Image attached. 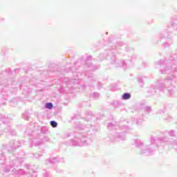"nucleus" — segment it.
<instances>
[{"label":"nucleus","instance_id":"7ed1b4c3","mask_svg":"<svg viewBox=\"0 0 177 177\" xmlns=\"http://www.w3.org/2000/svg\"><path fill=\"white\" fill-rule=\"evenodd\" d=\"M69 146H88L86 138L84 137L82 133H75L73 140H71L68 143Z\"/></svg>","mask_w":177,"mask_h":177},{"label":"nucleus","instance_id":"58836bf2","mask_svg":"<svg viewBox=\"0 0 177 177\" xmlns=\"http://www.w3.org/2000/svg\"><path fill=\"white\" fill-rule=\"evenodd\" d=\"M26 175H30V174H26Z\"/></svg>","mask_w":177,"mask_h":177},{"label":"nucleus","instance_id":"aec40b11","mask_svg":"<svg viewBox=\"0 0 177 177\" xmlns=\"http://www.w3.org/2000/svg\"><path fill=\"white\" fill-rule=\"evenodd\" d=\"M88 67L90 68V70H91V71H94V70H96V68H96V66H95L92 64H91Z\"/></svg>","mask_w":177,"mask_h":177},{"label":"nucleus","instance_id":"473e14b6","mask_svg":"<svg viewBox=\"0 0 177 177\" xmlns=\"http://www.w3.org/2000/svg\"><path fill=\"white\" fill-rule=\"evenodd\" d=\"M175 57H173V59H176L177 57V54L176 55H174Z\"/></svg>","mask_w":177,"mask_h":177},{"label":"nucleus","instance_id":"72a5a7b5","mask_svg":"<svg viewBox=\"0 0 177 177\" xmlns=\"http://www.w3.org/2000/svg\"><path fill=\"white\" fill-rule=\"evenodd\" d=\"M174 143L175 145H176V141H174Z\"/></svg>","mask_w":177,"mask_h":177},{"label":"nucleus","instance_id":"5701e85b","mask_svg":"<svg viewBox=\"0 0 177 177\" xmlns=\"http://www.w3.org/2000/svg\"><path fill=\"white\" fill-rule=\"evenodd\" d=\"M164 113H165V109H160L158 111V114H164Z\"/></svg>","mask_w":177,"mask_h":177},{"label":"nucleus","instance_id":"f704fd0d","mask_svg":"<svg viewBox=\"0 0 177 177\" xmlns=\"http://www.w3.org/2000/svg\"><path fill=\"white\" fill-rule=\"evenodd\" d=\"M91 59V57H88V60H89Z\"/></svg>","mask_w":177,"mask_h":177},{"label":"nucleus","instance_id":"2eb2a0df","mask_svg":"<svg viewBox=\"0 0 177 177\" xmlns=\"http://www.w3.org/2000/svg\"><path fill=\"white\" fill-rule=\"evenodd\" d=\"M5 132H10L12 135H16V131H15V130H10V127H8V129L5 130Z\"/></svg>","mask_w":177,"mask_h":177},{"label":"nucleus","instance_id":"f3484780","mask_svg":"<svg viewBox=\"0 0 177 177\" xmlns=\"http://www.w3.org/2000/svg\"><path fill=\"white\" fill-rule=\"evenodd\" d=\"M120 129H122V131H123L124 132H127V131H128L129 129V127H128V126H121Z\"/></svg>","mask_w":177,"mask_h":177},{"label":"nucleus","instance_id":"e433bc0d","mask_svg":"<svg viewBox=\"0 0 177 177\" xmlns=\"http://www.w3.org/2000/svg\"><path fill=\"white\" fill-rule=\"evenodd\" d=\"M68 136H70V134H68L67 137L68 138Z\"/></svg>","mask_w":177,"mask_h":177},{"label":"nucleus","instance_id":"dca6fc26","mask_svg":"<svg viewBox=\"0 0 177 177\" xmlns=\"http://www.w3.org/2000/svg\"><path fill=\"white\" fill-rule=\"evenodd\" d=\"M114 127H116V125L114 124L113 122H110L107 125V127L109 128V129H112L113 128H114Z\"/></svg>","mask_w":177,"mask_h":177},{"label":"nucleus","instance_id":"7c9ffc66","mask_svg":"<svg viewBox=\"0 0 177 177\" xmlns=\"http://www.w3.org/2000/svg\"><path fill=\"white\" fill-rule=\"evenodd\" d=\"M161 63H162V60H160V61H158V64H161Z\"/></svg>","mask_w":177,"mask_h":177},{"label":"nucleus","instance_id":"423d86ee","mask_svg":"<svg viewBox=\"0 0 177 177\" xmlns=\"http://www.w3.org/2000/svg\"><path fill=\"white\" fill-rule=\"evenodd\" d=\"M163 64L161 66L162 68L160 69V72L162 74H171L172 71H175V68H171V64L167 62L163 61Z\"/></svg>","mask_w":177,"mask_h":177},{"label":"nucleus","instance_id":"c756f323","mask_svg":"<svg viewBox=\"0 0 177 177\" xmlns=\"http://www.w3.org/2000/svg\"><path fill=\"white\" fill-rule=\"evenodd\" d=\"M11 147H12V149H17V147H16V145H15V144H14V145L12 146Z\"/></svg>","mask_w":177,"mask_h":177},{"label":"nucleus","instance_id":"9d476101","mask_svg":"<svg viewBox=\"0 0 177 177\" xmlns=\"http://www.w3.org/2000/svg\"><path fill=\"white\" fill-rule=\"evenodd\" d=\"M115 138L118 139V140H125V133H118L115 136Z\"/></svg>","mask_w":177,"mask_h":177},{"label":"nucleus","instance_id":"cd10ccee","mask_svg":"<svg viewBox=\"0 0 177 177\" xmlns=\"http://www.w3.org/2000/svg\"><path fill=\"white\" fill-rule=\"evenodd\" d=\"M44 177H50V175L48 173H46L45 175H44Z\"/></svg>","mask_w":177,"mask_h":177},{"label":"nucleus","instance_id":"f8f14e48","mask_svg":"<svg viewBox=\"0 0 177 177\" xmlns=\"http://www.w3.org/2000/svg\"><path fill=\"white\" fill-rule=\"evenodd\" d=\"M174 86H171V87H169L168 86L167 87V91L169 92V96H174V95L175 94V91H174Z\"/></svg>","mask_w":177,"mask_h":177},{"label":"nucleus","instance_id":"c85d7f7f","mask_svg":"<svg viewBox=\"0 0 177 177\" xmlns=\"http://www.w3.org/2000/svg\"><path fill=\"white\" fill-rule=\"evenodd\" d=\"M5 20V18L0 17V21H3Z\"/></svg>","mask_w":177,"mask_h":177},{"label":"nucleus","instance_id":"c9c22d12","mask_svg":"<svg viewBox=\"0 0 177 177\" xmlns=\"http://www.w3.org/2000/svg\"><path fill=\"white\" fill-rule=\"evenodd\" d=\"M137 124H139V121H137Z\"/></svg>","mask_w":177,"mask_h":177},{"label":"nucleus","instance_id":"4be33fe9","mask_svg":"<svg viewBox=\"0 0 177 177\" xmlns=\"http://www.w3.org/2000/svg\"><path fill=\"white\" fill-rule=\"evenodd\" d=\"M23 118H24V120H26V121H28L30 117H28V115H26V114H23L22 115Z\"/></svg>","mask_w":177,"mask_h":177},{"label":"nucleus","instance_id":"ddd939ff","mask_svg":"<svg viewBox=\"0 0 177 177\" xmlns=\"http://www.w3.org/2000/svg\"><path fill=\"white\" fill-rule=\"evenodd\" d=\"M45 107L46 109H48V110H52V109H53V104L51 102H47L45 104Z\"/></svg>","mask_w":177,"mask_h":177},{"label":"nucleus","instance_id":"4468645a","mask_svg":"<svg viewBox=\"0 0 177 177\" xmlns=\"http://www.w3.org/2000/svg\"><path fill=\"white\" fill-rule=\"evenodd\" d=\"M50 124L51 127H53V128L57 127V122H56L55 120L50 121Z\"/></svg>","mask_w":177,"mask_h":177},{"label":"nucleus","instance_id":"20e7f679","mask_svg":"<svg viewBox=\"0 0 177 177\" xmlns=\"http://www.w3.org/2000/svg\"><path fill=\"white\" fill-rule=\"evenodd\" d=\"M171 35H172V33L167 30H164L159 34L160 38H165L167 39V41L163 44V46H165V48H168V46L172 45V39H169V38H171Z\"/></svg>","mask_w":177,"mask_h":177},{"label":"nucleus","instance_id":"f257e3e1","mask_svg":"<svg viewBox=\"0 0 177 177\" xmlns=\"http://www.w3.org/2000/svg\"><path fill=\"white\" fill-rule=\"evenodd\" d=\"M136 147L139 149L140 154H145L149 156V154H153V151L158 149V147L164 143V142H168L167 138H151L150 145L144 144L143 141L140 139H135L133 140Z\"/></svg>","mask_w":177,"mask_h":177},{"label":"nucleus","instance_id":"2f4dec72","mask_svg":"<svg viewBox=\"0 0 177 177\" xmlns=\"http://www.w3.org/2000/svg\"><path fill=\"white\" fill-rule=\"evenodd\" d=\"M0 160H2V153H0Z\"/></svg>","mask_w":177,"mask_h":177},{"label":"nucleus","instance_id":"39448f33","mask_svg":"<svg viewBox=\"0 0 177 177\" xmlns=\"http://www.w3.org/2000/svg\"><path fill=\"white\" fill-rule=\"evenodd\" d=\"M111 63L112 64H116L118 67H124V68H129L131 67V64H132V62L129 60L127 61H115V56L113 55L111 57Z\"/></svg>","mask_w":177,"mask_h":177},{"label":"nucleus","instance_id":"ea45409f","mask_svg":"<svg viewBox=\"0 0 177 177\" xmlns=\"http://www.w3.org/2000/svg\"><path fill=\"white\" fill-rule=\"evenodd\" d=\"M0 136H1V134H0Z\"/></svg>","mask_w":177,"mask_h":177},{"label":"nucleus","instance_id":"6ab92c4d","mask_svg":"<svg viewBox=\"0 0 177 177\" xmlns=\"http://www.w3.org/2000/svg\"><path fill=\"white\" fill-rule=\"evenodd\" d=\"M145 111H147V113H151V106H146Z\"/></svg>","mask_w":177,"mask_h":177},{"label":"nucleus","instance_id":"412c9836","mask_svg":"<svg viewBox=\"0 0 177 177\" xmlns=\"http://www.w3.org/2000/svg\"><path fill=\"white\" fill-rule=\"evenodd\" d=\"M86 126H83L82 124H80L77 125V128L79 129H84V128H86Z\"/></svg>","mask_w":177,"mask_h":177},{"label":"nucleus","instance_id":"f03ea898","mask_svg":"<svg viewBox=\"0 0 177 177\" xmlns=\"http://www.w3.org/2000/svg\"><path fill=\"white\" fill-rule=\"evenodd\" d=\"M174 82H176V76L171 75V76H167L163 81L159 82L156 86L153 87V91L157 92L160 91L162 92L169 85H172Z\"/></svg>","mask_w":177,"mask_h":177},{"label":"nucleus","instance_id":"a878e982","mask_svg":"<svg viewBox=\"0 0 177 177\" xmlns=\"http://www.w3.org/2000/svg\"><path fill=\"white\" fill-rule=\"evenodd\" d=\"M42 155H38V154H35V158H39V157H41Z\"/></svg>","mask_w":177,"mask_h":177},{"label":"nucleus","instance_id":"bb28decb","mask_svg":"<svg viewBox=\"0 0 177 177\" xmlns=\"http://www.w3.org/2000/svg\"><path fill=\"white\" fill-rule=\"evenodd\" d=\"M87 114H88V115H89L90 117H91V116H92V111H88V112L87 113Z\"/></svg>","mask_w":177,"mask_h":177},{"label":"nucleus","instance_id":"1a4fd4ad","mask_svg":"<svg viewBox=\"0 0 177 177\" xmlns=\"http://www.w3.org/2000/svg\"><path fill=\"white\" fill-rule=\"evenodd\" d=\"M12 172V174H16L17 175H24V170L19 169L16 170V169L13 167H10V169H6L4 172Z\"/></svg>","mask_w":177,"mask_h":177},{"label":"nucleus","instance_id":"6e6552de","mask_svg":"<svg viewBox=\"0 0 177 177\" xmlns=\"http://www.w3.org/2000/svg\"><path fill=\"white\" fill-rule=\"evenodd\" d=\"M56 162H64V159H63V158L57 157L46 160V165H49V164H55Z\"/></svg>","mask_w":177,"mask_h":177},{"label":"nucleus","instance_id":"4c0bfd02","mask_svg":"<svg viewBox=\"0 0 177 177\" xmlns=\"http://www.w3.org/2000/svg\"><path fill=\"white\" fill-rule=\"evenodd\" d=\"M164 120H168V119H167V118H164Z\"/></svg>","mask_w":177,"mask_h":177},{"label":"nucleus","instance_id":"0eeeda50","mask_svg":"<svg viewBox=\"0 0 177 177\" xmlns=\"http://www.w3.org/2000/svg\"><path fill=\"white\" fill-rule=\"evenodd\" d=\"M63 82L66 85H68V86H71L72 85H75V84L78 85V84H80V80H78V78L69 80L68 77H64L63 79Z\"/></svg>","mask_w":177,"mask_h":177},{"label":"nucleus","instance_id":"9b49d317","mask_svg":"<svg viewBox=\"0 0 177 177\" xmlns=\"http://www.w3.org/2000/svg\"><path fill=\"white\" fill-rule=\"evenodd\" d=\"M122 100H128L131 99V93H124L122 95Z\"/></svg>","mask_w":177,"mask_h":177},{"label":"nucleus","instance_id":"b1692460","mask_svg":"<svg viewBox=\"0 0 177 177\" xmlns=\"http://www.w3.org/2000/svg\"><path fill=\"white\" fill-rule=\"evenodd\" d=\"M174 133H175V131H170L169 132V136H174Z\"/></svg>","mask_w":177,"mask_h":177},{"label":"nucleus","instance_id":"a211bd4d","mask_svg":"<svg viewBox=\"0 0 177 177\" xmlns=\"http://www.w3.org/2000/svg\"><path fill=\"white\" fill-rule=\"evenodd\" d=\"M99 96H100V95L99 94V93H93V97H94V99H97V98H99Z\"/></svg>","mask_w":177,"mask_h":177},{"label":"nucleus","instance_id":"393cba45","mask_svg":"<svg viewBox=\"0 0 177 177\" xmlns=\"http://www.w3.org/2000/svg\"><path fill=\"white\" fill-rule=\"evenodd\" d=\"M138 82L142 83V82H143V78H142V77H138Z\"/></svg>","mask_w":177,"mask_h":177}]
</instances>
